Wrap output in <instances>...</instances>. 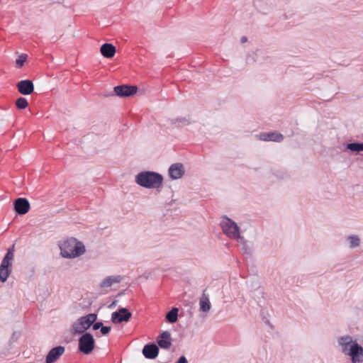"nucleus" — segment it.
Returning <instances> with one entry per match:
<instances>
[{"label":"nucleus","instance_id":"nucleus-1","mask_svg":"<svg viewBox=\"0 0 363 363\" xmlns=\"http://www.w3.org/2000/svg\"><path fill=\"white\" fill-rule=\"evenodd\" d=\"M135 183L145 189L161 188L164 182L163 176L153 171H143L135 177Z\"/></svg>","mask_w":363,"mask_h":363},{"label":"nucleus","instance_id":"nucleus-21","mask_svg":"<svg viewBox=\"0 0 363 363\" xmlns=\"http://www.w3.org/2000/svg\"><path fill=\"white\" fill-rule=\"evenodd\" d=\"M172 121V124H174L176 127L179 128L186 126L191 123V120L189 116L178 117L175 119H173Z\"/></svg>","mask_w":363,"mask_h":363},{"label":"nucleus","instance_id":"nucleus-27","mask_svg":"<svg viewBox=\"0 0 363 363\" xmlns=\"http://www.w3.org/2000/svg\"><path fill=\"white\" fill-rule=\"evenodd\" d=\"M111 330V326H102L101 329V333L102 335H107Z\"/></svg>","mask_w":363,"mask_h":363},{"label":"nucleus","instance_id":"nucleus-25","mask_svg":"<svg viewBox=\"0 0 363 363\" xmlns=\"http://www.w3.org/2000/svg\"><path fill=\"white\" fill-rule=\"evenodd\" d=\"M16 105L18 108L24 109L28 106V103L26 99L20 97L16 100Z\"/></svg>","mask_w":363,"mask_h":363},{"label":"nucleus","instance_id":"nucleus-18","mask_svg":"<svg viewBox=\"0 0 363 363\" xmlns=\"http://www.w3.org/2000/svg\"><path fill=\"white\" fill-rule=\"evenodd\" d=\"M259 139L263 141L281 142L284 136L277 132L264 133L259 135Z\"/></svg>","mask_w":363,"mask_h":363},{"label":"nucleus","instance_id":"nucleus-4","mask_svg":"<svg viewBox=\"0 0 363 363\" xmlns=\"http://www.w3.org/2000/svg\"><path fill=\"white\" fill-rule=\"evenodd\" d=\"M14 245L10 247L5 257L3 258L0 265V281L5 282L11 272V263L14 257Z\"/></svg>","mask_w":363,"mask_h":363},{"label":"nucleus","instance_id":"nucleus-26","mask_svg":"<svg viewBox=\"0 0 363 363\" xmlns=\"http://www.w3.org/2000/svg\"><path fill=\"white\" fill-rule=\"evenodd\" d=\"M27 55L25 54L21 55L16 60V65L17 67H21L24 62L26 61Z\"/></svg>","mask_w":363,"mask_h":363},{"label":"nucleus","instance_id":"nucleus-6","mask_svg":"<svg viewBox=\"0 0 363 363\" xmlns=\"http://www.w3.org/2000/svg\"><path fill=\"white\" fill-rule=\"evenodd\" d=\"M95 346V340L91 333H86L79 339V350L85 354H90Z\"/></svg>","mask_w":363,"mask_h":363},{"label":"nucleus","instance_id":"nucleus-9","mask_svg":"<svg viewBox=\"0 0 363 363\" xmlns=\"http://www.w3.org/2000/svg\"><path fill=\"white\" fill-rule=\"evenodd\" d=\"M130 317L131 313L127 308H121L111 314V321L115 324L121 323L128 321Z\"/></svg>","mask_w":363,"mask_h":363},{"label":"nucleus","instance_id":"nucleus-13","mask_svg":"<svg viewBox=\"0 0 363 363\" xmlns=\"http://www.w3.org/2000/svg\"><path fill=\"white\" fill-rule=\"evenodd\" d=\"M17 88L23 95H29L34 91V85L32 81L28 79L21 80L18 82Z\"/></svg>","mask_w":363,"mask_h":363},{"label":"nucleus","instance_id":"nucleus-3","mask_svg":"<svg viewBox=\"0 0 363 363\" xmlns=\"http://www.w3.org/2000/svg\"><path fill=\"white\" fill-rule=\"evenodd\" d=\"M96 313H89L78 318L71 325L70 332L72 335L83 334L96 320Z\"/></svg>","mask_w":363,"mask_h":363},{"label":"nucleus","instance_id":"nucleus-8","mask_svg":"<svg viewBox=\"0 0 363 363\" xmlns=\"http://www.w3.org/2000/svg\"><path fill=\"white\" fill-rule=\"evenodd\" d=\"M185 173V168L182 163H174L168 169V175L172 180L181 179Z\"/></svg>","mask_w":363,"mask_h":363},{"label":"nucleus","instance_id":"nucleus-14","mask_svg":"<svg viewBox=\"0 0 363 363\" xmlns=\"http://www.w3.org/2000/svg\"><path fill=\"white\" fill-rule=\"evenodd\" d=\"M65 350L62 346H57L50 350L46 357V363H54L65 352Z\"/></svg>","mask_w":363,"mask_h":363},{"label":"nucleus","instance_id":"nucleus-30","mask_svg":"<svg viewBox=\"0 0 363 363\" xmlns=\"http://www.w3.org/2000/svg\"><path fill=\"white\" fill-rule=\"evenodd\" d=\"M247 37H246V36H242V37L240 38V41H241V43H244L247 42Z\"/></svg>","mask_w":363,"mask_h":363},{"label":"nucleus","instance_id":"nucleus-5","mask_svg":"<svg viewBox=\"0 0 363 363\" xmlns=\"http://www.w3.org/2000/svg\"><path fill=\"white\" fill-rule=\"evenodd\" d=\"M224 234L231 239L238 240L240 238L238 224L228 217H223L220 223Z\"/></svg>","mask_w":363,"mask_h":363},{"label":"nucleus","instance_id":"nucleus-15","mask_svg":"<svg viewBox=\"0 0 363 363\" xmlns=\"http://www.w3.org/2000/svg\"><path fill=\"white\" fill-rule=\"evenodd\" d=\"M157 343L162 349H169L172 345L171 333L167 330L162 332L157 340Z\"/></svg>","mask_w":363,"mask_h":363},{"label":"nucleus","instance_id":"nucleus-29","mask_svg":"<svg viewBox=\"0 0 363 363\" xmlns=\"http://www.w3.org/2000/svg\"><path fill=\"white\" fill-rule=\"evenodd\" d=\"M176 363H188V361L184 356H182L178 359Z\"/></svg>","mask_w":363,"mask_h":363},{"label":"nucleus","instance_id":"nucleus-10","mask_svg":"<svg viewBox=\"0 0 363 363\" xmlns=\"http://www.w3.org/2000/svg\"><path fill=\"white\" fill-rule=\"evenodd\" d=\"M137 86L128 85L116 86L113 89L115 94L121 97L131 96L137 92Z\"/></svg>","mask_w":363,"mask_h":363},{"label":"nucleus","instance_id":"nucleus-31","mask_svg":"<svg viewBox=\"0 0 363 363\" xmlns=\"http://www.w3.org/2000/svg\"><path fill=\"white\" fill-rule=\"evenodd\" d=\"M115 306V303L114 302L111 305V306Z\"/></svg>","mask_w":363,"mask_h":363},{"label":"nucleus","instance_id":"nucleus-2","mask_svg":"<svg viewBox=\"0 0 363 363\" xmlns=\"http://www.w3.org/2000/svg\"><path fill=\"white\" fill-rule=\"evenodd\" d=\"M60 249L61 255L67 259L78 257L86 252L84 245L74 238L60 242Z\"/></svg>","mask_w":363,"mask_h":363},{"label":"nucleus","instance_id":"nucleus-22","mask_svg":"<svg viewBox=\"0 0 363 363\" xmlns=\"http://www.w3.org/2000/svg\"><path fill=\"white\" fill-rule=\"evenodd\" d=\"M200 309L203 312H208L210 311L211 304L207 296L203 294L199 300Z\"/></svg>","mask_w":363,"mask_h":363},{"label":"nucleus","instance_id":"nucleus-20","mask_svg":"<svg viewBox=\"0 0 363 363\" xmlns=\"http://www.w3.org/2000/svg\"><path fill=\"white\" fill-rule=\"evenodd\" d=\"M347 247L350 249L358 247L361 245V238L357 235H350L345 238Z\"/></svg>","mask_w":363,"mask_h":363},{"label":"nucleus","instance_id":"nucleus-28","mask_svg":"<svg viewBox=\"0 0 363 363\" xmlns=\"http://www.w3.org/2000/svg\"><path fill=\"white\" fill-rule=\"evenodd\" d=\"M103 326V323L101 322H94L93 323V330H96L99 329H101V327Z\"/></svg>","mask_w":363,"mask_h":363},{"label":"nucleus","instance_id":"nucleus-23","mask_svg":"<svg viewBox=\"0 0 363 363\" xmlns=\"http://www.w3.org/2000/svg\"><path fill=\"white\" fill-rule=\"evenodd\" d=\"M178 311L177 308H172L166 315L167 320L171 323H175L177 320Z\"/></svg>","mask_w":363,"mask_h":363},{"label":"nucleus","instance_id":"nucleus-12","mask_svg":"<svg viewBox=\"0 0 363 363\" xmlns=\"http://www.w3.org/2000/svg\"><path fill=\"white\" fill-rule=\"evenodd\" d=\"M14 209L19 215H24L29 211L30 203L25 198H18L13 202Z\"/></svg>","mask_w":363,"mask_h":363},{"label":"nucleus","instance_id":"nucleus-7","mask_svg":"<svg viewBox=\"0 0 363 363\" xmlns=\"http://www.w3.org/2000/svg\"><path fill=\"white\" fill-rule=\"evenodd\" d=\"M337 342L342 353L347 355L350 348L353 346V344L357 342L356 340H354L352 336L346 335L339 337L337 340Z\"/></svg>","mask_w":363,"mask_h":363},{"label":"nucleus","instance_id":"nucleus-16","mask_svg":"<svg viewBox=\"0 0 363 363\" xmlns=\"http://www.w3.org/2000/svg\"><path fill=\"white\" fill-rule=\"evenodd\" d=\"M159 352L158 347L155 344H149L144 346L143 354L147 359H155Z\"/></svg>","mask_w":363,"mask_h":363},{"label":"nucleus","instance_id":"nucleus-11","mask_svg":"<svg viewBox=\"0 0 363 363\" xmlns=\"http://www.w3.org/2000/svg\"><path fill=\"white\" fill-rule=\"evenodd\" d=\"M352 363H359L363 362V347L358 342L353 344L350 348L349 353Z\"/></svg>","mask_w":363,"mask_h":363},{"label":"nucleus","instance_id":"nucleus-19","mask_svg":"<svg viewBox=\"0 0 363 363\" xmlns=\"http://www.w3.org/2000/svg\"><path fill=\"white\" fill-rule=\"evenodd\" d=\"M101 55L106 58H111L116 53V48L111 43H104L100 48Z\"/></svg>","mask_w":363,"mask_h":363},{"label":"nucleus","instance_id":"nucleus-24","mask_svg":"<svg viewBox=\"0 0 363 363\" xmlns=\"http://www.w3.org/2000/svg\"><path fill=\"white\" fill-rule=\"evenodd\" d=\"M347 149L352 152H359L363 151V143H352L347 145Z\"/></svg>","mask_w":363,"mask_h":363},{"label":"nucleus","instance_id":"nucleus-17","mask_svg":"<svg viewBox=\"0 0 363 363\" xmlns=\"http://www.w3.org/2000/svg\"><path fill=\"white\" fill-rule=\"evenodd\" d=\"M123 280V277L121 275H113L108 276L104 279L100 283V287L108 288L115 284H118Z\"/></svg>","mask_w":363,"mask_h":363}]
</instances>
